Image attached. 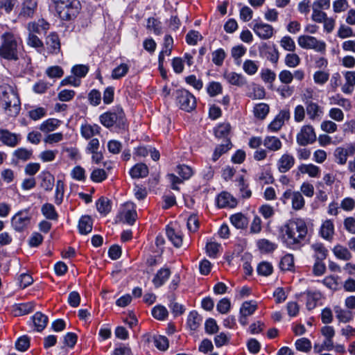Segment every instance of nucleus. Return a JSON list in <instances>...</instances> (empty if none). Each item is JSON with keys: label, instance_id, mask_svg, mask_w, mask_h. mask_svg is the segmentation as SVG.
I'll list each match as a JSON object with an SVG mask.
<instances>
[{"label": "nucleus", "instance_id": "f257e3e1", "mask_svg": "<svg viewBox=\"0 0 355 355\" xmlns=\"http://www.w3.org/2000/svg\"><path fill=\"white\" fill-rule=\"evenodd\" d=\"M308 227L304 220L293 218L288 220L279 229V236L282 242L288 248H300L306 239Z\"/></svg>", "mask_w": 355, "mask_h": 355}, {"label": "nucleus", "instance_id": "f03ea898", "mask_svg": "<svg viewBox=\"0 0 355 355\" xmlns=\"http://www.w3.org/2000/svg\"><path fill=\"white\" fill-rule=\"evenodd\" d=\"M0 58L17 61L23 49V41L15 29H9L1 34Z\"/></svg>", "mask_w": 355, "mask_h": 355}, {"label": "nucleus", "instance_id": "7ed1b4c3", "mask_svg": "<svg viewBox=\"0 0 355 355\" xmlns=\"http://www.w3.org/2000/svg\"><path fill=\"white\" fill-rule=\"evenodd\" d=\"M51 6L62 20L74 19L80 12L81 5L78 0H51Z\"/></svg>", "mask_w": 355, "mask_h": 355}, {"label": "nucleus", "instance_id": "20e7f679", "mask_svg": "<svg viewBox=\"0 0 355 355\" xmlns=\"http://www.w3.org/2000/svg\"><path fill=\"white\" fill-rule=\"evenodd\" d=\"M99 121L107 128L115 126L120 129H124L127 125L125 114L121 106H116L101 114Z\"/></svg>", "mask_w": 355, "mask_h": 355}, {"label": "nucleus", "instance_id": "39448f33", "mask_svg": "<svg viewBox=\"0 0 355 355\" xmlns=\"http://www.w3.org/2000/svg\"><path fill=\"white\" fill-rule=\"evenodd\" d=\"M0 98L3 108L8 112V115L13 116L19 113L20 110L19 98L12 87L1 86Z\"/></svg>", "mask_w": 355, "mask_h": 355}, {"label": "nucleus", "instance_id": "423d86ee", "mask_svg": "<svg viewBox=\"0 0 355 355\" xmlns=\"http://www.w3.org/2000/svg\"><path fill=\"white\" fill-rule=\"evenodd\" d=\"M175 102L182 110L191 112L196 107V98L185 89H177L175 92Z\"/></svg>", "mask_w": 355, "mask_h": 355}, {"label": "nucleus", "instance_id": "0eeeda50", "mask_svg": "<svg viewBox=\"0 0 355 355\" xmlns=\"http://www.w3.org/2000/svg\"><path fill=\"white\" fill-rule=\"evenodd\" d=\"M297 43L304 49H313L315 51L324 54L327 45L323 40H319L316 37L308 35H302L298 37Z\"/></svg>", "mask_w": 355, "mask_h": 355}, {"label": "nucleus", "instance_id": "6e6552de", "mask_svg": "<svg viewBox=\"0 0 355 355\" xmlns=\"http://www.w3.org/2000/svg\"><path fill=\"white\" fill-rule=\"evenodd\" d=\"M280 200L284 205L287 203L288 200H291L292 209L295 211L302 209L305 205V200L302 193L291 189L286 190Z\"/></svg>", "mask_w": 355, "mask_h": 355}, {"label": "nucleus", "instance_id": "1a4fd4ad", "mask_svg": "<svg viewBox=\"0 0 355 355\" xmlns=\"http://www.w3.org/2000/svg\"><path fill=\"white\" fill-rule=\"evenodd\" d=\"M118 218L120 221L132 225L137 218L136 205L131 202L124 203L120 209Z\"/></svg>", "mask_w": 355, "mask_h": 355}, {"label": "nucleus", "instance_id": "9d476101", "mask_svg": "<svg viewBox=\"0 0 355 355\" xmlns=\"http://www.w3.org/2000/svg\"><path fill=\"white\" fill-rule=\"evenodd\" d=\"M31 219L28 209L20 210L12 217L11 225L15 231L22 232L29 225Z\"/></svg>", "mask_w": 355, "mask_h": 355}, {"label": "nucleus", "instance_id": "9b49d317", "mask_svg": "<svg viewBox=\"0 0 355 355\" xmlns=\"http://www.w3.org/2000/svg\"><path fill=\"white\" fill-rule=\"evenodd\" d=\"M316 139L314 128L311 125H303L296 136L297 143L302 146L314 143Z\"/></svg>", "mask_w": 355, "mask_h": 355}, {"label": "nucleus", "instance_id": "f8f14e48", "mask_svg": "<svg viewBox=\"0 0 355 355\" xmlns=\"http://www.w3.org/2000/svg\"><path fill=\"white\" fill-rule=\"evenodd\" d=\"M251 28L254 33L261 40H268L275 33V30L272 25L263 23L259 20H254L252 22Z\"/></svg>", "mask_w": 355, "mask_h": 355}, {"label": "nucleus", "instance_id": "ddd939ff", "mask_svg": "<svg viewBox=\"0 0 355 355\" xmlns=\"http://www.w3.org/2000/svg\"><path fill=\"white\" fill-rule=\"evenodd\" d=\"M21 140L20 134L12 132L7 129L0 128V142L10 148H15Z\"/></svg>", "mask_w": 355, "mask_h": 355}, {"label": "nucleus", "instance_id": "4468645a", "mask_svg": "<svg viewBox=\"0 0 355 355\" xmlns=\"http://www.w3.org/2000/svg\"><path fill=\"white\" fill-rule=\"evenodd\" d=\"M355 154V144H349L345 147H338L334 151V156L338 164H346L347 157Z\"/></svg>", "mask_w": 355, "mask_h": 355}, {"label": "nucleus", "instance_id": "2eb2a0df", "mask_svg": "<svg viewBox=\"0 0 355 355\" xmlns=\"http://www.w3.org/2000/svg\"><path fill=\"white\" fill-rule=\"evenodd\" d=\"M305 106L306 113L311 121L319 122L321 121L324 114L322 107L313 101H305Z\"/></svg>", "mask_w": 355, "mask_h": 355}, {"label": "nucleus", "instance_id": "dca6fc26", "mask_svg": "<svg viewBox=\"0 0 355 355\" xmlns=\"http://www.w3.org/2000/svg\"><path fill=\"white\" fill-rule=\"evenodd\" d=\"M291 114L288 110H282L275 118L268 125V130L272 132L279 131L284 125L286 121L290 119Z\"/></svg>", "mask_w": 355, "mask_h": 355}, {"label": "nucleus", "instance_id": "f3484780", "mask_svg": "<svg viewBox=\"0 0 355 355\" xmlns=\"http://www.w3.org/2000/svg\"><path fill=\"white\" fill-rule=\"evenodd\" d=\"M295 163V157L290 153H284L277 162L278 171L285 173L291 169Z\"/></svg>", "mask_w": 355, "mask_h": 355}, {"label": "nucleus", "instance_id": "a211bd4d", "mask_svg": "<svg viewBox=\"0 0 355 355\" xmlns=\"http://www.w3.org/2000/svg\"><path fill=\"white\" fill-rule=\"evenodd\" d=\"M319 234L323 239L331 241L335 234L334 221L331 219L322 221L319 230Z\"/></svg>", "mask_w": 355, "mask_h": 355}, {"label": "nucleus", "instance_id": "6ab92c4d", "mask_svg": "<svg viewBox=\"0 0 355 355\" xmlns=\"http://www.w3.org/2000/svg\"><path fill=\"white\" fill-rule=\"evenodd\" d=\"M345 83L341 87V91L345 94H351L355 88V71L343 72Z\"/></svg>", "mask_w": 355, "mask_h": 355}, {"label": "nucleus", "instance_id": "aec40b11", "mask_svg": "<svg viewBox=\"0 0 355 355\" xmlns=\"http://www.w3.org/2000/svg\"><path fill=\"white\" fill-rule=\"evenodd\" d=\"M216 204L219 208H233L236 206L237 200L230 193L223 191L217 196Z\"/></svg>", "mask_w": 355, "mask_h": 355}, {"label": "nucleus", "instance_id": "412c9836", "mask_svg": "<svg viewBox=\"0 0 355 355\" xmlns=\"http://www.w3.org/2000/svg\"><path fill=\"white\" fill-rule=\"evenodd\" d=\"M224 79L230 85L242 87L246 84L245 78L241 74L234 71H226L223 75Z\"/></svg>", "mask_w": 355, "mask_h": 355}, {"label": "nucleus", "instance_id": "4be33fe9", "mask_svg": "<svg viewBox=\"0 0 355 355\" xmlns=\"http://www.w3.org/2000/svg\"><path fill=\"white\" fill-rule=\"evenodd\" d=\"M166 234L168 240L176 248H180L182 244V234L181 231L174 227L167 226Z\"/></svg>", "mask_w": 355, "mask_h": 355}, {"label": "nucleus", "instance_id": "5701e85b", "mask_svg": "<svg viewBox=\"0 0 355 355\" xmlns=\"http://www.w3.org/2000/svg\"><path fill=\"white\" fill-rule=\"evenodd\" d=\"M312 256L315 260H324L328 255V250L320 242H315L310 245Z\"/></svg>", "mask_w": 355, "mask_h": 355}, {"label": "nucleus", "instance_id": "b1692460", "mask_svg": "<svg viewBox=\"0 0 355 355\" xmlns=\"http://www.w3.org/2000/svg\"><path fill=\"white\" fill-rule=\"evenodd\" d=\"M100 132L101 127L97 124L85 123L80 126V134L86 139H89L94 136L99 135Z\"/></svg>", "mask_w": 355, "mask_h": 355}, {"label": "nucleus", "instance_id": "393cba45", "mask_svg": "<svg viewBox=\"0 0 355 355\" xmlns=\"http://www.w3.org/2000/svg\"><path fill=\"white\" fill-rule=\"evenodd\" d=\"M49 28V24L43 19H40L37 21L29 22L27 24V29L30 33H45Z\"/></svg>", "mask_w": 355, "mask_h": 355}, {"label": "nucleus", "instance_id": "a878e982", "mask_svg": "<svg viewBox=\"0 0 355 355\" xmlns=\"http://www.w3.org/2000/svg\"><path fill=\"white\" fill-rule=\"evenodd\" d=\"M40 180V187L45 191H51L54 185V176L47 171H43L38 176Z\"/></svg>", "mask_w": 355, "mask_h": 355}, {"label": "nucleus", "instance_id": "bb28decb", "mask_svg": "<svg viewBox=\"0 0 355 355\" xmlns=\"http://www.w3.org/2000/svg\"><path fill=\"white\" fill-rule=\"evenodd\" d=\"M334 311L335 313L336 318L340 322L347 323L352 321L354 318L352 311L349 309H343L338 305L334 306Z\"/></svg>", "mask_w": 355, "mask_h": 355}, {"label": "nucleus", "instance_id": "cd10ccee", "mask_svg": "<svg viewBox=\"0 0 355 355\" xmlns=\"http://www.w3.org/2000/svg\"><path fill=\"white\" fill-rule=\"evenodd\" d=\"M171 275V270L168 268L159 269L153 279V283L156 288L164 285Z\"/></svg>", "mask_w": 355, "mask_h": 355}, {"label": "nucleus", "instance_id": "c85d7f7f", "mask_svg": "<svg viewBox=\"0 0 355 355\" xmlns=\"http://www.w3.org/2000/svg\"><path fill=\"white\" fill-rule=\"evenodd\" d=\"M37 0H24L19 16L31 17L37 8Z\"/></svg>", "mask_w": 355, "mask_h": 355}, {"label": "nucleus", "instance_id": "c756f323", "mask_svg": "<svg viewBox=\"0 0 355 355\" xmlns=\"http://www.w3.org/2000/svg\"><path fill=\"white\" fill-rule=\"evenodd\" d=\"M263 144L266 150L270 151H278L282 148V142L275 136H266L263 139Z\"/></svg>", "mask_w": 355, "mask_h": 355}, {"label": "nucleus", "instance_id": "7c9ffc66", "mask_svg": "<svg viewBox=\"0 0 355 355\" xmlns=\"http://www.w3.org/2000/svg\"><path fill=\"white\" fill-rule=\"evenodd\" d=\"M46 44L51 53H58L60 51V42L55 33H51L47 36Z\"/></svg>", "mask_w": 355, "mask_h": 355}, {"label": "nucleus", "instance_id": "2f4dec72", "mask_svg": "<svg viewBox=\"0 0 355 355\" xmlns=\"http://www.w3.org/2000/svg\"><path fill=\"white\" fill-rule=\"evenodd\" d=\"M110 169H112V166L110 165L106 167V170L98 168H94L90 175L91 180L96 183L103 182L107 178V171Z\"/></svg>", "mask_w": 355, "mask_h": 355}, {"label": "nucleus", "instance_id": "473e14b6", "mask_svg": "<svg viewBox=\"0 0 355 355\" xmlns=\"http://www.w3.org/2000/svg\"><path fill=\"white\" fill-rule=\"evenodd\" d=\"M298 171L302 174H308L311 178H318L320 174V168L313 164H302L298 166Z\"/></svg>", "mask_w": 355, "mask_h": 355}, {"label": "nucleus", "instance_id": "72a5a7b5", "mask_svg": "<svg viewBox=\"0 0 355 355\" xmlns=\"http://www.w3.org/2000/svg\"><path fill=\"white\" fill-rule=\"evenodd\" d=\"M148 168L143 163L135 164L130 170V175L132 178L138 179L143 178L148 175Z\"/></svg>", "mask_w": 355, "mask_h": 355}, {"label": "nucleus", "instance_id": "f704fd0d", "mask_svg": "<svg viewBox=\"0 0 355 355\" xmlns=\"http://www.w3.org/2000/svg\"><path fill=\"white\" fill-rule=\"evenodd\" d=\"M257 180L262 184H271L274 181L270 168L268 166H263L257 173Z\"/></svg>", "mask_w": 355, "mask_h": 355}, {"label": "nucleus", "instance_id": "c9c22d12", "mask_svg": "<svg viewBox=\"0 0 355 355\" xmlns=\"http://www.w3.org/2000/svg\"><path fill=\"white\" fill-rule=\"evenodd\" d=\"M93 222L92 218L88 216H83L78 223V230L81 234H87L92 230Z\"/></svg>", "mask_w": 355, "mask_h": 355}, {"label": "nucleus", "instance_id": "e433bc0d", "mask_svg": "<svg viewBox=\"0 0 355 355\" xmlns=\"http://www.w3.org/2000/svg\"><path fill=\"white\" fill-rule=\"evenodd\" d=\"M33 153V151L32 149L21 147L14 150L12 157L16 162H26L32 157Z\"/></svg>", "mask_w": 355, "mask_h": 355}, {"label": "nucleus", "instance_id": "4c0bfd02", "mask_svg": "<svg viewBox=\"0 0 355 355\" xmlns=\"http://www.w3.org/2000/svg\"><path fill=\"white\" fill-rule=\"evenodd\" d=\"M332 252L335 257L340 260L349 261L352 258V254L349 250L341 245H335Z\"/></svg>", "mask_w": 355, "mask_h": 355}, {"label": "nucleus", "instance_id": "58836bf2", "mask_svg": "<svg viewBox=\"0 0 355 355\" xmlns=\"http://www.w3.org/2000/svg\"><path fill=\"white\" fill-rule=\"evenodd\" d=\"M61 124V121L57 119H48L40 125V130L43 132H50L56 130Z\"/></svg>", "mask_w": 355, "mask_h": 355}, {"label": "nucleus", "instance_id": "ea45409f", "mask_svg": "<svg viewBox=\"0 0 355 355\" xmlns=\"http://www.w3.org/2000/svg\"><path fill=\"white\" fill-rule=\"evenodd\" d=\"M33 322L35 329L42 331L48 323V317L41 312H36L33 316Z\"/></svg>", "mask_w": 355, "mask_h": 355}, {"label": "nucleus", "instance_id": "a19ab883", "mask_svg": "<svg viewBox=\"0 0 355 355\" xmlns=\"http://www.w3.org/2000/svg\"><path fill=\"white\" fill-rule=\"evenodd\" d=\"M322 293L319 291H307L306 293V307L309 310H312L317 306V303L321 300Z\"/></svg>", "mask_w": 355, "mask_h": 355}, {"label": "nucleus", "instance_id": "79ce46f5", "mask_svg": "<svg viewBox=\"0 0 355 355\" xmlns=\"http://www.w3.org/2000/svg\"><path fill=\"white\" fill-rule=\"evenodd\" d=\"M33 310L34 304L31 302L16 304L13 308V312L15 316L28 314Z\"/></svg>", "mask_w": 355, "mask_h": 355}, {"label": "nucleus", "instance_id": "37998d69", "mask_svg": "<svg viewBox=\"0 0 355 355\" xmlns=\"http://www.w3.org/2000/svg\"><path fill=\"white\" fill-rule=\"evenodd\" d=\"M42 214L44 216L49 220H57L58 218V214L55 210L53 205L51 203H45L41 208Z\"/></svg>", "mask_w": 355, "mask_h": 355}, {"label": "nucleus", "instance_id": "c03bdc74", "mask_svg": "<svg viewBox=\"0 0 355 355\" xmlns=\"http://www.w3.org/2000/svg\"><path fill=\"white\" fill-rule=\"evenodd\" d=\"M202 321V317L196 311H191L188 315L187 324L191 330L196 331Z\"/></svg>", "mask_w": 355, "mask_h": 355}, {"label": "nucleus", "instance_id": "a18cd8bd", "mask_svg": "<svg viewBox=\"0 0 355 355\" xmlns=\"http://www.w3.org/2000/svg\"><path fill=\"white\" fill-rule=\"evenodd\" d=\"M257 246L261 252L268 253L273 252L277 245L268 239H261L257 241Z\"/></svg>", "mask_w": 355, "mask_h": 355}, {"label": "nucleus", "instance_id": "49530a36", "mask_svg": "<svg viewBox=\"0 0 355 355\" xmlns=\"http://www.w3.org/2000/svg\"><path fill=\"white\" fill-rule=\"evenodd\" d=\"M232 147V144L230 140H226L225 144L217 146L214 151L212 155V160L214 162L217 161L220 156L226 153Z\"/></svg>", "mask_w": 355, "mask_h": 355}, {"label": "nucleus", "instance_id": "de8ad7c7", "mask_svg": "<svg viewBox=\"0 0 355 355\" xmlns=\"http://www.w3.org/2000/svg\"><path fill=\"white\" fill-rule=\"evenodd\" d=\"M230 219L231 223L237 229H243L248 223L247 218L241 213L232 215Z\"/></svg>", "mask_w": 355, "mask_h": 355}, {"label": "nucleus", "instance_id": "09e8293b", "mask_svg": "<svg viewBox=\"0 0 355 355\" xmlns=\"http://www.w3.org/2000/svg\"><path fill=\"white\" fill-rule=\"evenodd\" d=\"M223 87L220 83L211 81L206 86V91L210 97H215L223 93Z\"/></svg>", "mask_w": 355, "mask_h": 355}, {"label": "nucleus", "instance_id": "8fccbe9b", "mask_svg": "<svg viewBox=\"0 0 355 355\" xmlns=\"http://www.w3.org/2000/svg\"><path fill=\"white\" fill-rule=\"evenodd\" d=\"M98 211L103 215L107 214L111 210V203L110 200L101 197L96 202Z\"/></svg>", "mask_w": 355, "mask_h": 355}, {"label": "nucleus", "instance_id": "3c124183", "mask_svg": "<svg viewBox=\"0 0 355 355\" xmlns=\"http://www.w3.org/2000/svg\"><path fill=\"white\" fill-rule=\"evenodd\" d=\"M247 49L242 44L234 46L231 49V55L236 64H240L241 58L245 54Z\"/></svg>", "mask_w": 355, "mask_h": 355}, {"label": "nucleus", "instance_id": "603ef678", "mask_svg": "<svg viewBox=\"0 0 355 355\" xmlns=\"http://www.w3.org/2000/svg\"><path fill=\"white\" fill-rule=\"evenodd\" d=\"M238 187L239 188V191L241 196L243 198H249L252 196V191L249 189V185L245 182L244 180V177L241 175L237 179Z\"/></svg>", "mask_w": 355, "mask_h": 355}, {"label": "nucleus", "instance_id": "864d4df0", "mask_svg": "<svg viewBox=\"0 0 355 355\" xmlns=\"http://www.w3.org/2000/svg\"><path fill=\"white\" fill-rule=\"evenodd\" d=\"M269 106L266 103H258L254 107L253 112L254 116L259 119H263L269 112Z\"/></svg>", "mask_w": 355, "mask_h": 355}, {"label": "nucleus", "instance_id": "5fc2aeb1", "mask_svg": "<svg viewBox=\"0 0 355 355\" xmlns=\"http://www.w3.org/2000/svg\"><path fill=\"white\" fill-rule=\"evenodd\" d=\"M257 309V304L254 301H246L244 302L240 309V314L250 316L252 315Z\"/></svg>", "mask_w": 355, "mask_h": 355}, {"label": "nucleus", "instance_id": "6e6d98bb", "mask_svg": "<svg viewBox=\"0 0 355 355\" xmlns=\"http://www.w3.org/2000/svg\"><path fill=\"white\" fill-rule=\"evenodd\" d=\"M259 62L252 60H246L243 64V71L250 76L254 75L259 69Z\"/></svg>", "mask_w": 355, "mask_h": 355}, {"label": "nucleus", "instance_id": "4d7b16f0", "mask_svg": "<svg viewBox=\"0 0 355 355\" xmlns=\"http://www.w3.org/2000/svg\"><path fill=\"white\" fill-rule=\"evenodd\" d=\"M176 172L183 180H189L194 173L193 168L186 164L178 165L176 168Z\"/></svg>", "mask_w": 355, "mask_h": 355}, {"label": "nucleus", "instance_id": "13d9d810", "mask_svg": "<svg viewBox=\"0 0 355 355\" xmlns=\"http://www.w3.org/2000/svg\"><path fill=\"white\" fill-rule=\"evenodd\" d=\"M226 53L223 49H218L212 52L211 53V60L213 63L218 67L223 65L224 60L226 58Z\"/></svg>", "mask_w": 355, "mask_h": 355}, {"label": "nucleus", "instance_id": "bf43d9fd", "mask_svg": "<svg viewBox=\"0 0 355 355\" xmlns=\"http://www.w3.org/2000/svg\"><path fill=\"white\" fill-rule=\"evenodd\" d=\"M295 347L297 350L307 353L311 351L312 345L309 339L306 338H301L295 341Z\"/></svg>", "mask_w": 355, "mask_h": 355}, {"label": "nucleus", "instance_id": "052dcab7", "mask_svg": "<svg viewBox=\"0 0 355 355\" xmlns=\"http://www.w3.org/2000/svg\"><path fill=\"white\" fill-rule=\"evenodd\" d=\"M301 62V58L295 53H287L284 58L285 64L290 68L297 67Z\"/></svg>", "mask_w": 355, "mask_h": 355}, {"label": "nucleus", "instance_id": "680f3d73", "mask_svg": "<svg viewBox=\"0 0 355 355\" xmlns=\"http://www.w3.org/2000/svg\"><path fill=\"white\" fill-rule=\"evenodd\" d=\"M128 71L129 66L127 64L122 63L112 70L111 76L113 79L118 80L125 76Z\"/></svg>", "mask_w": 355, "mask_h": 355}, {"label": "nucleus", "instance_id": "e2e57ef3", "mask_svg": "<svg viewBox=\"0 0 355 355\" xmlns=\"http://www.w3.org/2000/svg\"><path fill=\"white\" fill-rule=\"evenodd\" d=\"M279 267L282 270H291L294 268V257L291 254L284 255L279 263Z\"/></svg>", "mask_w": 355, "mask_h": 355}, {"label": "nucleus", "instance_id": "0e129e2a", "mask_svg": "<svg viewBox=\"0 0 355 355\" xmlns=\"http://www.w3.org/2000/svg\"><path fill=\"white\" fill-rule=\"evenodd\" d=\"M329 101L331 105H337L346 110H349L352 107L350 101L348 99L342 97L339 94L331 96L329 98Z\"/></svg>", "mask_w": 355, "mask_h": 355}, {"label": "nucleus", "instance_id": "69168bd1", "mask_svg": "<svg viewBox=\"0 0 355 355\" xmlns=\"http://www.w3.org/2000/svg\"><path fill=\"white\" fill-rule=\"evenodd\" d=\"M153 316L158 320H164L168 315L166 308L162 305H157L152 309Z\"/></svg>", "mask_w": 355, "mask_h": 355}, {"label": "nucleus", "instance_id": "338daca9", "mask_svg": "<svg viewBox=\"0 0 355 355\" xmlns=\"http://www.w3.org/2000/svg\"><path fill=\"white\" fill-rule=\"evenodd\" d=\"M280 46L287 51L294 52L296 49V45L293 39L288 36L286 35L282 37L279 41Z\"/></svg>", "mask_w": 355, "mask_h": 355}, {"label": "nucleus", "instance_id": "774afa93", "mask_svg": "<svg viewBox=\"0 0 355 355\" xmlns=\"http://www.w3.org/2000/svg\"><path fill=\"white\" fill-rule=\"evenodd\" d=\"M231 126L228 123H220L215 128L214 133L216 137H227L230 132Z\"/></svg>", "mask_w": 355, "mask_h": 355}]
</instances>
